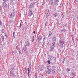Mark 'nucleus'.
<instances>
[{
	"label": "nucleus",
	"mask_w": 78,
	"mask_h": 78,
	"mask_svg": "<svg viewBox=\"0 0 78 78\" xmlns=\"http://www.w3.org/2000/svg\"><path fill=\"white\" fill-rule=\"evenodd\" d=\"M36 5V1H33L30 5H29V9H31L34 8V6H35Z\"/></svg>",
	"instance_id": "obj_1"
},
{
	"label": "nucleus",
	"mask_w": 78,
	"mask_h": 78,
	"mask_svg": "<svg viewBox=\"0 0 78 78\" xmlns=\"http://www.w3.org/2000/svg\"><path fill=\"white\" fill-rule=\"evenodd\" d=\"M59 47L60 48H63L64 47V44H65L64 40L60 39L59 40Z\"/></svg>",
	"instance_id": "obj_2"
},
{
	"label": "nucleus",
	"mask_w": 78,
	"mask_h": 78,
	"mask_svg": "<svg viewBox=\"0 0 78 78\" xmlns=\"http://www.w3.org/2000/svg\"><path fill=\"white\" fill-rule=\"evenodd\" d=\"M15 16H16V13L14 12H12L11 13L9 14L8 15V17L9 19H12V18H14Z\"/></svg>",
	"instance_id": "obj_3"
},
{
	"label": "nucleus",
	"mask_w": 78,
	"mask_h": 78,
	"mask_svg": "<svg viewBox=\"0 0 78 78\" xmlns=\"http://www.w3.org/2000/svg\"><path fill=\"white\" fill-rule=\"evenodd\" d=\"M26 50H27V46H26V44H25L23 47V52L24 53H25Z\"/></svg>",
	"instance_id": "obj_4"
},
{
	"label": "nucleus",
	"mask_w": 78,
	"mask_h": 78,
	"mask_svg": "<svg viewBox=\"0 0 78 78\" xmlns=\"http://www.w3.org/2000/svg\"><path fill=\"white\" fill-rule=\"evenodd\" d=\"M50 50L51 51H54L55 50V47H51L50 48Z\"/></svg>",
	"instance_id": "obj_5"
},
{
	"label": "nucleus",
	"mask_w": 78,
	"mask_h": 78,
	"mask_svg": "<svg viewBox=\"0 0 78 78\" xmlns=\"http://www.w3.org/2000/svg\"><path fill=\"white\" fill-rule=\"evenodd\" d=\"M59 2V0H55L54 4L56 5H58V2Z\"/></svg>",
	"instance_id": "obj_6"
},
{
	"label": "nucleus",
	"mask_w": 78,
	"mask_h": 78,
	"mask_svg": "<svg viewBox=\"0 0 78 78\" xmlns=\"http://www.w3.org/2000/svg\"><path fill=\"white\" fill-rule=\"evenodd\" d=\"M42 39V37L41 35H39L38 37V41H40Z\"/></svg>",
	"instance_id": "obj_7"
},
{
	"label": "nucleus",
	"mask_w": 78,
	"mask_h": 78,
	"mask_svg": "<svg viewBox=\"0 0 78 78\" xmlns=\"http://www.w3.org/2000/svg\"><path fill=\"white\" fill-rule=\"evenodd\" d=\"M10 76H12H12H14V72L13 71H10Z\"/></svg>",
	"instance_id": "obj_8"
},
{
	"label": "nucleus",
	"mask_w": 78,
	"mask_h": 78,
	"mask_svg": "<svg viewBox=\"0 0 78 78\" xmlns=\"http://www.w3.org/2000/svg\"><path fill=\"white\" fill-rule=\"evenodd\" d=\"M3 6L5 8H7L8 7V5H7V4L5 3V2L4 3Z\"/></svg>",
	"instance_id": "obj_9"
},
{
	"label": "nucleus",
	"mask_w": 78,
	"mask_h": 78,
	"mask_svg": "<svg viewBox=\"0 0 78 78\" xmlns=\"http://www.w3.org/2000/svg\"><path fill=\"white\" fill-rule=\"evenodd\" d=\"M56 37H53L52 39V41H53L54 42H55V41H56Z\"/></svg>",
	"instance_id": "obj_10"
},
{
	"label": "nucleus",
	"mask_w": 78,
	"mask_h": 78,
	"mask_svg": "<svg viewBox=\"0 0 78 78\" xmlns=\"http://www.w3.org/2000/svg\"><path fill=\"white\" fill-rule=\"evenodd\" d=\"M43 66L41 67V68H40V71H42L44 69V66L43 65Z\"/></svg>",
	"instance_id": "obj_11"
},
{
	"label": "nucleus",
	"mask_w": 78,
	"mask_h": 78,
	"mask_svg": "<svg viewBox=\"0 0 78 78\" xmlns=\"http://www.w3.org/2000/svg\"><path fill=\"white\" fill-rule=\"evenodd\" d=\"M66 30H67L66 29H63L61 31V32H62V33H64V32H66Z\"/></svg>",
	"instance_id": "obj_12"
},
{
	"label": "nucleus",
	"mask_w": 78,
	"mask_h": 78,
	"mask_svg": "<svg viewBox=\"0 0 78 78\" xmlns=\"http://www.w3.org/2000/svg\"><path fill=\"white\" fill-rule=\"evenodd\" d=\"M47 72L48 74H50V73H51V69H48Z\"/></svg>",
	"instance_id": "obj_13"
},
{
	"label": "nucleus",
	"mask_w": 78,
	"mask_h": 78,
	"mask_svg": "<svg viewBox=\"0 0 78 78\" xmlns=\"http://www.w3.org/2000/svg\"><path fill=\"white\" fill-rule=\"evenodd\" d=\"M32 14H33V12H32V11H30L29 13L28 16H29V17H30L31 16V15H32Z\"/></svg>",
	"instance_id": "obj_14"
},
{
	"label": "nucleus",
	"mask_w": 78,
	"mask_h": 78,
	"mask_svg": "<svg viewBox=\"0 0 78 78\" xmlns=\"http://www.w3.org/2000/svg\"><path fill=\"white\" fill-rule=\"evenodd\" d=\"M41 44V42L38 41V43L37 44V45L38 47H39V46L40 45V44Z\"/></svg>",
	"instance_id": "obj_15"
},
{
	"label": "nucleus",
	"mask_w": 78,
	"mask_h": 78,
	"mask_svg": "<svg viewBox=\"0 0 78 78\" xmlns=\"http://www.w3.org/2000/svg\"><path fill=\"white\" fill-rule=\"evenodd\" d=\"M11 69H14L15 67V66L14 65H10Z\"/></svg>",
	"instance_id": "obj_16"
},
{
	"label": "nucleus",
	"mask_w": 78,
	"mask_h": 78,
	"mask_svg": "<svg viewBox=\"0 0 78 78\" xmlns=\"http://www.w3.org/2000/svg\"><path fill=\"white\" fill-rule=\"evenodd\" d=\"M53 15L54 16V17H56L58 16V14L56 13H55Z\"/></svg>",
	"instance_id": "obj_17"
},
{
	"label": "nucleus",
	"mask_w": 78,
	"mask_h": 78,
	"mask_svg": "<svg viewBox=\"0 0 78 78\" xmlns=\"http://www.w3.org/2000/svg\"><path fill=\"white\" fill-rule=\"evenodd\" d=\"M29 42H28V41H26L25 43V45H26V47H28V45Z\"/></svg>",
	"instance_id": "obj_18"
},
{
	"label": "nucleus",
	"mask_w": 78,
	"mask_h": 78,
	"mask_svg": "<svg viewBox=\"0 0 78 78\" xmlns=\"http://www.w3.org/2000/svg\"><path fill=\"white\" fill-rule=\"evenodd\" d=\"M50 57V60L51 61H52L53 59H54V57L52 56H49Z\"/></svg>",
	"instance_id": "obj_19"
},
{
	"label": "nucleus",
	"mask_w": 78,
	"mask_h": 78,
	"mask_svg": "<svg viewBox=\"0 0 78 78\" xmlns=\"http://www.w3.org/2000/svg\"><path fill=\"white\" fill-rule=\"evenodd\" d=\"M49 15H50V13L49 12V11H48L46 15V18H48V17Z\"/></svg>",
	"instance_id": "obj_20"
},
{
	"label": "nucleus",
	"mask_w": 78,
	"mask_h": 78,
	"mask_svg": "<svg viewBox=\"0 0 78 78\" xmlns=\"http://www.w3.org/2000/svg\"><path fill=\"white\" fill-rule=\"evenodd\" d=\"M13 22V20H9V23L11 24V23H12Z\"/></svg>",
	"instance_id": "obj_21"
},
{
	"label": "nucleus",
	"mask_w": 78,
	"mask_h": 78,
	"mask_svg": "<svg viewBox=\"0 0 78 78\" xmlns=\"http://www.w3.org/2000/svg\"><path fill=\"white\" fill-rule=\"evenodd\" d=\"M56 44V43H55V42H53L52 44V47H55V44Z\"/></svg>",
	"instance_id": "obj_22"
},
{
	"label": "nucleus",
	"mask_w": 78,
	"mask_h": 78,
	"mask_svg": "<svg viewBox=\"0 0 78 78\" xmlns=\"http://www.w3.org/2000/svg\"><path fill=\"white\" fill-rule=\"evenodd\" d=\"M53 34V33H50L48 35V37H50L51 35Z\"/></svg>",
	"instance_id": "obj_23"
},
{
	"label": "nucleus",
	"mask_w": 78,
	"mask_h": 78,
	"mask_svg": "<svg viewBox=\"0 0 78 78\" xmlns=\"http://www.w3.org/2000/svg\"><path fill=\"white\" fill-rule=\"evenodd\" d=\"M1 38L2 41H3V42H4V36H1Z\"/></svg>",
	"instance_id": "obj_24"
},
{
	"label": "nucleus",
	"mask_w": 78,
	"mask_h": 78,
	"mask_svg": "<svg viewBox=\"0 0 78 78\" xmlns=\"http://www.w3.org/2000/svg\"><path fill=\"white\" fill-rule=\"evenodd\" d=\"M21 23H20V25L18 27V28L19 29H20L21 28Z\"/></svg>",
	"instance_id": "obj_25"
},
{
	"label": "nucleus",
	"mask_w": 78,
	"mask_h": 78,
	"mask_svg": "<svg viewBox=\"0 0 78 78\" xmlns=\"http://www.w3.org/2000/svg\"><path fill=\"white\" fill-rule=\"evenodd\" d=\"M55 69H52V73H53V74L55 73Z\"/></svg>",
	"instance_id": "obj_26"
},
{
	"label": "nucleus",
	"mask_w": 78,
	"mask_h": 78,
	"mask_svg": "<svg viewBox=\"0 0 78 78\" xmlns=\"http://www.w3.org/2000/svg\"><path fill=\"white\" fill-rule=\"evenodd\" d=\"M2 33H5V32L4 31V29H3L1 31Z\"/></svg>",
	"instance_id": "obj_27"
},
{
	"label": "nucleus",
	"mask_w": 78,
	"mask_h": 78,
	"mask_svg": "<svg viewBox=\"0 0 78 78\" xmlns=\"http://www.w3.org/2000/svg\"><path fill=\"white\" fill-rule=\"evenodd\" d=\"M53 0H51L50 3H51V5H53Z\"/></svg>",
	"instance_id": "obj_28"
},
{
	"label": "nucleus",
	"mask_w": 78,
	"mask_h": 78,
	"mask_svg": "<svg viewBox=\"0 0 78 78\" xmlns=\"http://www.w3.org/2000/svg\"><path fill=\"white\" fill-rule=\"evenodd\" d=\"M18 51L19 52V55H20V54H21V51L20 50H18Z\"/></svg>",
	"instance_id": "obj_29"
},
{
	"label": "nucleus",
	"mask_w": 78,
	"mask_h": 78,
	"mask_svg": "<svg viewBox=\"0 0 78 78\" xmlns=\"http://www.w3.org/2000/svg\"><path fill=\"white\" fill-rule=\"evenodd\" d=\"M72 41H73V42L74 43L75 41V38H74V37L72 38Z\"/></svg>",
	"instance_id": "obj_30"
},
{
	"label": "nucleus",
	"mask_w": 78,
	"mask_h": 78,
	"mask_svg": "<svg viewBox=\"0 0 78 78\" xmlns=\"http://www.w3.org/2000/svg\"><path fill=\"white\" fill-rule=\"evenodd\" d=\"M28 73H30V69L29 68H27Z\"/></svg>",
	"instance_id": "obj_31"
},
{
	"label": "nucleus",
	"mask_w": 78,
	"mask_h": 78,
	"mask_svg": "<svg viewBox=\"0 0 78 78\" xmlns=\"http://www.w3.org/2000/svg\"><path fill=\"white\" fill-rule=\"evenodd\" d=\"M48 64H50L51 63V62H50V60H48Z\"/></svg>",
	"instance_id": "obj_32"
},
{
	"label": "nucleus",
	"mask_w": 78,
	"mask_h": 78,
	"mask_svg": "<svg viewBox=\"0 0 78 78\" xmlns=\"http://www.w3.org/2000/svg\"><path fill=\"white\" fill-rule=\"evenodd\" d=\"M73 33H71V37H72V38H73Z\"/></svg>",
	"instance_id": "obj_33"
},
{
	"label": "nucleus",
	"mask_w": 78,
	"mask_h": 78,
	"mask_svg": "<svg viewBox=\"0 0 78 78\" xmlns=\"http://www.w3.org/2000/svg\"><path fill=\"white\" fill-rule=\"evenodd\" d=\"M2 20H0V25H2Z\"/></svg>",
	"instance_id": "obj_34"
},
{
	"label": "nucleus",
	"mask_w": 78,
	"mask_h": 78,
	"mask_svg": "<svg viewBox=\"0 0 78 78\" xmlns=\"http://www.w3.org/2000/svg\"><path fill=\"white\" fill-rule=\"evenodd\" d=\"M67 70L69 72L70 70V69H69V68H67Z\"/></svg>",
	"instance_id": "obj_35"
},
{
	"label": "nucleus",
	"mask_w": 78,
	"mask_h": 78,
	"mask_svg": "<svg viewBox=\"0 0 78 78\" xmlns=\"http://www.w3.org/2000/svg\"><path fill=\"white\" fill-rule=\"evenodd\" d=\"M45 36L44 37L43 39V41H45Z\"/></svg>",
	"instance_id": "obj_36"
},
{
	"label": "nucleus",
	"mask_w": 78,
	"mask_h": 78,
	"mask_svg": "<svg viewBox=\"0 0 78 78\" xmlns=\"http://www.w3.org/2000/svg\"><path fill=\"white\" fill-rule=\"evenodd\" d=\"M71 53H74V50H71Z\"/></svg>",
	"instance_id": "obj_37"
},
{
	"label": "nucleus",
	"mask_w": 78,
	"mask_h": 78,
	"mask_svg": "<svg viewBox=\"0 0 78 78\" xmlns=\"http://www.w3.org/2000/svg\"><path fill=\"white\" fill-rule=\"evenodd\" d=\"M12 5L13 6H14V5H16V4L15 3H13L12 4Z\"/></svg>",
	"instance_id": "obj_38"
},
{
	"label": "nucleus",
	"mask_w": 78,
	"mask_h": 78,
	"mask_svg": "<svg viewBox=\"0 0 78 78\" xmlns=\"http://www.w3.org/2000/svg\"><path fill=\"white\" fill-rule=\"evenodd\" d=\"M50 42H48L47 43V45H50Z\"/></svg>",
	"instance_id": "obj_39"
},
{
	"label": "nucleus",
	"mask_w": 78,
	"mask_h": 78,
	"mask_svg": "<svg viewBox=\"0 0 78 78\" xmlns=\"http://www.w3.org/2000/svg\"><path fill=\"white\" fill-rule=\"evenodd\" d=\"M74 13L73 12H72V16H74Z\"/></svg>",
	"instance_id": "obj_40"
},
{
	"label": "nucleus",
	"mask_w": 78,
	"mask_h": 78,
	"mask_svg": "<svg viewBox=\"0 0 78 78\" xmlns=\"http://www.w3.org/2000/svg\"><path fill=\"white\" fill-rule=\"evenodd\" d=\"M11 71H12V72H13V71H14V68H11Z\"/></svg>",
	"instance_id": "obj_41"
},
{
	"label": "nucleus",
	"mask_w": 78,
	"mask_h": 78,
	"mask_svg": "<svg viewBox=\"0 0 78 78\" xmlns=\"http://www.w3.org/2000/svg\"><path fill=\"white\" fill-rule=\"evenodd\" d=\"M56 7H55L54 9V11H56Z\"/></svg>",
	"instance_id": "obj_42"
},
{
	"label": "nucleus",
	"mask_w": 78,
	"mask_h": 78,
	"mask_svg": "<svg viewBox=\"0 0 78 78\" xmlns=\"http://www.w3.org/2000/svg\"><path fill=\"white\" fill-rule=\"evenodd\" d=\"M62 8H63L64 6L63 5V4H62Z\"/></svg>",
	"instance_id": "obj_43"
},
{
	"label": "nucleus",
	"mask_w": 78,
	"mask_h": 78,
	"mask_svg": "<svg viewBox=\"0 0 78 78\" xmlns=\"http://www.w3.org/2000/svg\"><path fill=\"white\" fill-rule=\"evenodd\" d=\"M64 61H65V58H64V59L63 60V61H62L63 63H64Z\"/></svg>",
	"instance_id": "obj_44"
},
{
	"label": "nucleus",
	"mask_w": 78,
	"mask_h": 78,
	"mask_svg": "<svg viewBox=\"0 0 78 78\" xmlns=\"http://www.w3.org/2000/svg\"><path fill=\"white\" fill-rule=\"evenodd\" d=\"M49 68H50V66H47V69H49Z\"/></svg>",
	"instance_id": "obj_45"
},
{
	"label": "nucleus",
	"mask_w": 78,
	"mask_h": 78,
	"mask_svg": "<svg viewBox=\"0 0 78 78\" xmlns=\"http://www.w3.org/2000/svg\"><path fill=\"white\" fill-rule=\"evenodd\" d=\"M62 19H64V15H63V14H62Z\"/></svg>",
	"instance_id": "obj_46"
},
{
	"label": "nucleus",
	"mask_w": 78,
	"mask_h": 78,
	"mask_svg": "<svg viewBox=\"0 0 78 78\" xmlns=\"http://www.w3.org/2000/svg\"><path fill=\"white\" fill-rule=\"evenodd\" d=\"M25 73L26 74H27V69H26Z\"/></svg>",
	"instance_id": "obj_47"
},
{
	"label": "nucleus",
	"mask_w": 78,
	"mask_h": 78,
	"mask_svg": "<svg viewBox=\"0 0 78 78\" xmlns=\"http://www.w3.org/2000/svg\"><path fill=\"white\" fill-rule=\"evenodd\" d=\"M12 53L13 54V53H15V51H12Z\"/></svg>",
	"instance_id": "obj_48"
},
{
	"label": "nucleus",
	"mask_w": 78,
	"mask_h": 78,
	"mask_svg": "<svg viewBox=\"0 0 78 78\" xmlns=\"http://www.w3.org/2000/svg\"><path fill=\"white\" fill-rule=\"evenodd\" d=\"M74 74H75V73H72V75L73 76V75H74Z\"/></svg>",
	"instance_id": "obj_49"
},
{
	"label": "nucleus",
	"mask_w": 78,
	"mask_h": 78,
	"mask_svg": "<svg viewBox=\"0 0 78 78\" xmlns=\"http://www.w3.org/2000/svg\"><path fill=\"white\" fill-rule=\"evenodd\" d=\"M24 29H25V31L27 30V28H26V27H25Z\"/></svg>",
	"instance_id": "obj_50"
},
{
	"label": "nucleus",
	"mask_w": 78,
	"mask_h": 78,
	"mask_svg": "<svg viewBox=\"0 0 78 78\" xmlns=\"http://www.w3.org/2000/svg\"><path fill=\"white\" fill-rule=\"evenodd\" d=\"M5 36H6V37H8V35H6V33H5Z\"/></svg>",
	"instance_id": "obj_51"
},
{
	"label": "nucleus",
	"mask_w": 78,
	"mask_h": 78,
	"mask_svg": "<svg viewBox=\"0 0 78 78\" xmlns=\"http://www.w3.org/2000/svg\"><path fill=\"white\" fill-rule=\"evenodd\" d=\"M33 33L34 34H35V33H36V31H34L33 32Z\"/></svg>",
	"instance_id": "obj_52"
},
{
	"label": "nucleus",
	"mask_w": 78,
	"mask_h": 78,
	"mask_svg": "<svg viewBox=\"0 0 78 78\" xmlns=\"http://www.w3.org/2000/svg\"><path fill=\"white\" fill-rule=\"evenodd\" d=\"M34 39H32V40H31L32 42H34Z\"/></svg>",
	"instance_id": "obj_53"
},
{
	"label": "nucleus",
	"mask_w": 78,
	"mask_h": 78,
	"mask_svg": "<svg viewBox=\"0 0 78 78\" xmlns=\"http://www.w3.org/2000/svg\"><path fill=\"white\" fill-rule=\"evenodd\" d=\"M3 1H4V2H7V1H8V0H3Z\"/></svg>",
	"instance_id": "obj_54"
},
{
	"label": "nucleus",
	"mask_w": 78,
	"mask_h": 78,
	"mask_svg": "<svg viewBox=\"0 0 78 78\" xmlns=\"http://www.w3.org/2000/svg\"><path fill=\"white\" fill-rule=\"evenodd\" d=\"M52 68H54V69H55V66H52Z\"/></svg>",
	"instance_id": "obj_55"
},
{
	"label": "nucleus",
	"mask_w": 78,
	"mask_h": 78,
	"mask_svg": "<svg viewBox=\"0 0 78 78\" xmlns=\"http://www.w3.org/2000/svg\"><path fill=\"white\" fill-rule=\"evenodd\" d=\"M11 56H12V55H13V54L12 52L11 53Z\"/></svg>",
	"instance_id": "obj_56"
},
{
	"label": "nucleus",
	"mask_w": 78,
	"mask_h": 78,
	"mask_svg": "<svg viewBox=\"0 0 78 78\" xmlns=\"http://www.w3.org/2000/svg\"><path fill=\"white\" fill-rule=\"evenodd\" d=\"M75 2H76L77 3V2H78V0H75Z\"/></svg>",
	"instance_id": "obj_57"
},
{
	"label": "nucleus",
	"mask_w": 78,
	"mask_h": 78,
	"mask_svg": "<svg viewBox=\"0 0 78 78\" xmlns=\"http://www.w3.org/2000/svg\"><path fill=\"white\" fill-rule=\"evenodd\" d=\"M14 34H15V32H14L13 33V35H14Z\"/></svg>",
	"instance_id": "obj_58"
},
{
	"label": "nucleus",
	"mask_w": 78,
	"mask_h": 78,
	"mask_svg": "<svg viewBox=\"0 0 78 78\" xmlns=\"http://www.w3.org/2000/svg\"><path fill=\"white\" fill-rule=\"evenodd\" d=\"M13 1H14V0H12L11 2H13Z\"/></svg>",
	"instance_id": "obj_59"
},
{
	"label": "nucleus",
	"mask_w": 78,
	"mask_h": 78,
	"mask_svg": "<svg viewBox=\"0 0 78 78\" xmlns=\"http://www.w3.org/2000/svg\"><path fill=\"white\" fill-rule=\"evenodd\" d=\"M27 75H28V76H29V73H28Z\"/></svg>",
	"instance_id": "obj_60"
},
{
	"label": "nucleus",
	"mask_w": 78,
	"mask_h": 78,
	"mask_svg": "<svg viewBox=\"0 0 78 78\" xmlns=\"http://www.w3.org/2000/svg\"><path fill=\"white\" fill-rule=\"evenodd\" d=\"M30 2H33V0H30Z\"/></svg>",
	"instance_id": "obj_61"
},
{
	"label": "nucleus",
	"mask_w": 78,
	"mask_h": 78,
	"mask_svg": "<svg viewBox=\"0 0 78 78\" xmlns=\"http://www.w3.org/2000/svg\"><path fill=\"white\" fill-rule=\"evenodd\" d=\"M56 58H55V62H56Z\"/></svg>",
	"instance_id": "obj_62"
},
{
	"label": "nucleus",
	"mask_w": 78,
	"mask_h": 78,
	"mask_svg": "<svg viewBox=\"0 0 78 78\" xmlns=\"http://www.w3.org/2000/svg\"><path fill=\"white\" fill-rule=\"evenodd\" d=\"M33 39H34V37L33 36Z\"/></svg>",
	"instance_id": "obj_63"
},
{
	"label": "nucleus",
	"mask_w": 78,
	"mask_h": 78,
	"mask_svg": "<svg viewBox=\"0 0 78 78\" xmlns=\"http://www.w3.org/2000/svg\"><path fill=\"white\" fill-rule=\"evenodd\" d=\"M35 78H37V76H35Z\"/></svg>",
	"instance_id": "obj_64"
}]
</instances>
